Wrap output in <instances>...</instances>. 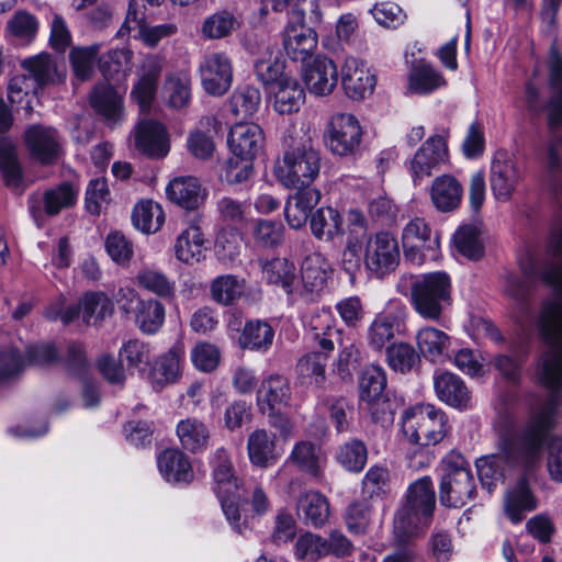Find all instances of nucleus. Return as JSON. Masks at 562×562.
Wrapping results in <instances>:
<instances>
[{
  "instance_id": "1",
  "label": "nucleus",
  "mask_w": 562,
  "mask_h": 562,
  "mask_svg": "<svg viewBox=\"0 0 562 562\" xmlns=\"http://www.w3.org/2000/svg\"><path fill=\"white\" fill-rule=\"evenodd\" d=\"M555 262L542 278L555 291V297L542 303L538 330L547 345L536 366L538 381L551 392L548 403L533 413L519 430L499 436V453L476 461L477 475L488 493L514 470L530 471L541 461L547 435L554 426L555 409L562 391V255H552Z\"/></svg>"
},
{
  "instance_id": "2",
  "label": "nucleus",
  "mask_w": 562,
  "mask_h": 562,
  "mask_svg": "<svg viewBox=\"0 0 562 562\" xmlns=\"http://www.w3.org/2000/svg\"><path fill=\"white\" fill-rule=\"evenodd\" d=\"M396 290L408 299L414 311L426 321H440L452 304V282L445 271L404 273L397 281Z\"/></svg>"
},
{
  "instance_id": "3",
  "label": "nucleus",
  "mask_w": 562,
  "mask_h": 562,
  "mask_svg": "<svg viewBox=\"0 0 562 562\" xmlns=\"http://www.w3.org/2000/svg\"><path fill=\"white\" fill-rule=\"evenodd\" d=\"M548 69L553 94L548 103V126L552 134L547 146V181L555 195H562V140L559 130L562 127V54L552 44L549 49Z\"/></svg>"
},
{
  "instance_id": "4",
  "label": "nucleus",
  "mask_w": 562,
  "mask_h": 562,
  "mask_svg": "<svg viewBox=\"0 0 562 562\" xmlns=\"http://www.w3.org/2000/svg\"><path fill=\"white\" fill-rule=\"evenodd\" d=\"M306 327L323 351H312L302 356L296 363V372L302 380L321 386L326 379L328 355L336 345H341L342 330L337 327L333 313L327 308L314 312Z\"/></svg>"
},
{
  "instance_id": "5",
  "label": "nucleus",
  "mask_w": 562,
  "mask_h": 562,
  "mask_svg": "<svg viewBox=\"0 0 562 562\" xmlns=\"http://www.w3.org/2000/svg\"><path fill=\"white\" fill-rule=\"evenodd\" d=\"M435 504V491L429 476L409 485L407 501L394 517V535L400 543H406L426 531L432 520Z\"/></svg>"
},
{
  "instance_id": "6",
  "label": "nucleus",
  "mask_w": 562,
  "mask_h": 562,
  "mask_svg": "<svg viewBox=\"0 0 562 562\" xmlns=\"http://www.w3.org/2000/svg\"><path fill=\"white\" fill-rule=\"evenodd\" d=\"M475 492V479L469 461L459 452L447 453L441 460L440 503L447 507H462Z\"/></svg>"
},
{
  "instance_id": "7",
  "label": "nucleus",
  "mask_w": 562,
  "mask_h": 562,
  "mask_svg": "<svg viewBox=\"0 0 562 562\" xmlns=\"http://www.w3.org/2000/svg\"><path fill=\"white\" fill-rule=\"evenodd\" d=\"M449 429L446 413L430 404L409 407L402 416V431L405 438L419 447L441 442Z\"/></svg>"
},
{
  "instance_id": "8",
  "label": "nucleus",
  "mask_w": 562,
  "mask_h": 562,
  "mask_svg": "<svg viewBox=\"0 0 562 562\" xmlns=\"http://www.w3.org/2000/svg\"><path fill=\"white\" fill-rule=\"evenodd\" d=\"M321 171V154L311 145L292 147L284 151L276 167L278 181L288 189L311 187Z\"/></svg>"
},
{
  "instance_id": "9",
  "label": "nucleus",
  "mask_w": 562,
  "mask_h": 562,
  "mask_svg": "<svg viewBox=\"0 0 562 562\" xmlns=\"http://www.w3.org/2000/svg\"><path fill=\"white\" fill-rule=\"evenodd\" d=\"M402 246L406 260L419 266L438 259L440 236L424 218L414 217L402 229Z\"/></svg>"
},
{
  "instance_id": "10",
  "label": "nucleus",
  "mask_w": 562,
  "mask_h": 562,
  "mask_svg": "<svg viewBox=\"0 0 562 562\" xmlns=\"http://www.w3.org/2000/svg\"><path fill=\"white\" fill-rule=\"evenodd\" d=\"M362 134V127L353 114L336 113L326 125L324 142L331 154L351 156L360 148Z\"/></svg>"
},
{
  "instance_id": "11",
  "label": "nucleus",
  "mask_w": 562,
  "mask_h": 562,
  "mask_svg": "<svg viewBox=\"0 0 562 562\" xmlns=\"http://www.w3.org/2000/svg\"><path fill=\"white\" fill-rule=\"evenodd\" d=\"M367 270L378 278L393 272L400 263V246L389 232H379L368 237L363 254Z\"/></svg>"
},
{
  "instance_id": "12",
  "label": "nucleus",
  "mask_w": 562,
  "mask_h": 562,
  "mask_svg": "<svg viewBox=\"0 0 562 562\" xmlns=\"http://www.w3.org/2000/svg\"><path fill=\"white\" fill-rule=\"evenodd\" d=\"M522 179L521 171L507 150L499 149L493 155L490 166V187L497 202H508Z\"/></svg>"
},
{
  "instance_id": "13",
  "label": "nucleus",
  "mask_w": 562,
  "mask_h": 562,
  "mask_svg": "<svg viewBox=\"0 0 562 562\" xmlns=\"http://www.w3.org/2000/svg\"><path fill=\"white\" fill-rule=\"evenodd\" d=\"M291 14L295 23L289 22L285 26L283 46L286 55L292 60L305 65L317 48V34L313 29L304 25L303 11L293 9Z\"/></svg>"
},
{
  "instance_id": "14",
  "label": "nucleus",
  "mask_w": 562,
  "mask_h": 562,
  "mask_svg": "<svg viewBox=\"0 0 562 562\" xmlns=\"http://www.w3.org/2000/svg\"><path fill=\"white\" fill-rule=\"evenodd\" d=\"M201 85L210 95L225 94L233 83V64L231 58L221 52L206 54L199 66Z\"/></svg>"
},
{
  "instance_id": "15",
  "label": "nucleus",
  "mask_w": 562,
  "mask_h": 562,
  "mask_svg": "<svg viewBox=\"0 0 562 562\" xmlns=\"http://www.w3.org/2000/svg\"><path fill=\"white\" fill-rule=\"evenodd\" d=\"M448 160V148L442 136L429 137L415 153L409 162V171L415 186L424 178L431 176L432 171L440 168Z\"/></svg>"
},
{
  "instance_id": "16",
  "label": "nucleus",
  "mask_w": 562,
  "mask_h": 562,
  "mask_svg": "<svg viewBox=\"0 0 562 562\" xmlns=\"http://www.w3.org/2000/svg\"><path fill=\"white\" fill-rule=\"evenodd\" d=\"M340 72L341 86L349 99L362 100L373 93L376 78L363 60L352 56L347 57Z\"/></svg>"
},
{
  "instance_id": "17",
  "label": "nucleus",
  "mask_w": 562,
  "mask_h": 562,
  "mask_svg": "<svg viewBox=\"0 0 562 562\" xmlns=\"http://www.w3.org/2000/svg\"><path fill=\"white\" fill-rule=\"evenodd\" d=\"M407 308L400 301H390L368 327V344L374 350H382L395 336V327L406 317Z\"/></svg>"
},
{
  "instance_id": "18",
  "label": "nucleus",
  "mask_w": 562,
  "mask_h": 562,
  "mask_svg": "<svg viewBox=\"0 0 562 562\" xmlns=\"http://www.w3.org/2000/svg\"><path fill=\"white\" fill-rule=\"evenodd\" d=\"M302 76L308 92L316 97L331 94L338 83V68L333 59L324 55L306 63Z\"/></svg>"
},
{
  "instance_id": "19",
  "label": "nucleus",
  "mask_w": 562,
  "mask_h": 562,
  "mask_svg": "<svg viewBox=\"0 0 562 562\" xmlns=\"http://www.w3.org/2000/svg\"><path fill=\"white\" fill-rule=\"evenodd\" d=\"M135 146L145 156L160 159L170 151V135L162 123L144 119L135 127Z\"/></svg>"
},
{
  "instance_id": "20",
  "label": "nucleus",
  "mask_w": 562,
  "mask_h": 562,
  "mask_svg": "<svg viewBox=\"0 0 562 562\" xmlns=\"http://www.w3.org/2000/svg\"><path fill=\"white\" fill-rule=\"evenodd\" d=\"M227 143L233 155L254 160L263 149L265 134L256 123H237L232 126Z\"/></svg>"
},
{
  "instance_id": "21",
  "label": "nucleus",
  "mask_w": 562,
  "mask_h": 562,
  "mask_svg": "<svg viewBox=\"0 0 562 562\" xmlns=\"http://www.w3.org/2000/svg\"><path fill=\"white\" fill-rule=\"evenodd\" d=\"M434 389L438 400L459 411L472 407V394L464 381L452 372L434 375Z\"/></svg>"
},
{
  "instance_id": "22",
  "label": "nucleus",
  "mask_w": 562,
  "mask_h": 562,
  "mask_svg": "<svg viewBox=\"0 0 562 562\" xmlns=\"http://www.w3.org/2000/svg\"><path fill=\"white\" fill-rule=\"evenodd\" d=\"M269 102L280 115L297 113L305 103V91L296 78L283 77L269 88Z\"/></svg>"
},
{
  "instance_id": "23",
  "label": "nucleus",
  "mask_w": 562,
  "mask_h": 562,
  "mask_svg": "<svg viewBox=\"0 0 562 562\" xmlns=\"http://www.w3.org/2000/svg\"><path fill=\"white\" fill-rule=\"evenodd\" d=\"M24 138L31 155L44 165L53 164L60 155L59 135L53 127L32 125Z\"/></svg>"
},
{
  "instance_id": "24",
  "label": "nucleus",
  "mask_w": 562,
  "mask_h": 562,
  "mask_svg": "<svg viewBox=\"0 0 562 562\" xmlns=\"http://www.w3.org/2000/svg\"><path fill=\"white\" fill-rule=\"evenodd\" d=\"M162 70V61L156 56L144 59L139 78L134 85L131 97L138 104L142 112L150 109L156 95L157 83Z\"/></svg>"
},
{
  "instance_id": "25",
  "label": "nucleus",
  "mask_w": 562,
  "mask_h": 562,
  "mask_svg": "<svg viewBox=\"0 0 562 562\" xmlns=\"http://www.w3.org/2000/svg\"><path fill=\"white\" fill-rule=\"evenodd\" d=\"M90 104L109 126H115L124 120L123 97L108 83L94 87L90 94Z\"/></svg>"
},
{
  "instance_id": "26",
  "label": "nucleus",
  "mask_w": 562,
  "mask_h": 562,
  "mask_svg": "<svg viewBox=\"0 0 562 562\" xmlns=\"http://www.w3.org/2000/svg\"><path fill=\"white\" fill-rule=\"evenodd\" d=\"M295 190L286 200L284 215L290 227L299 229L311 218L312 210L321 200V192L313 187Z\"/></svg>"
},
{
  "instance_id": "27",
  "label": "nucleus",
  "mask_w": 562,
  "mask_h": 562,
  "mask_svg": "<svg viewBox=\"0 0 562 562\" xmlns=\"http://www.w3.org/2000/svg\"><path fill=\"white\" fill-rule=\"evenodd\" d=\"M331 273V265L322 254L306 256L301 265L303 290L312 296L319 294L326 289Z\"/></svg>"
},
{
  "instance_id": "28",
  "label": "nucleus",
  "mask_w": 562,
  "mask_h": 562,
  "mask_svg": "<svg viewBox=\"0 0 562 562\" xmlns=\"http://www.w3.org/2000/svg\"><path fill=\"white\" fill-rule=\"evenodd\" d=\"M429 195L431 204L437 211L452 212L459 207L462 201L463 187L456 177L441 175L434 179Z\"/></svg>"
},
{
  "instance_id": "29",
  "label": "nucleus",
  "mask_w": 562,
  "mask_h": 562,
  "mask_svg": "<svg viewBox=\"0 0 562 562\" xmlns=\"http://www.w3.org/2000/svg\"><path fill=\"white\" fill-rule=\"evenodd\" d=\"M291 400V387L286 378L270 374L262 380L257 391V402L263 413L286 406Z\"/></svg>"
},
{
  "instance_id": "30",
  "label": "nucleus",
  "mask_w": 562,
  "mask_h": 562,
  "mask_svg": "<svg viewBox=\"0 0 562 562\" xmlns=\"http://www.w3.org/2000/svg\"><path fill=\"white\" fill-rule=\"evenodd\" d=\"M21 67L38 89L59 83L65 78V72L59 70L54 58L47 53L23 59Z\"/></svg>"
},
{
  "instance_id": "31",
  "label": "nucleus",
  "mask_w": 562,
  "mask_h": 562,
  "mask_svg": "<svg viewBox=\"0 0 562 562\" xmlns=\"http://www.w3.org/2000/svg\"><path fill=\"white\" fill-rule=\"evenodd\" d=\"M447 85L446 79L434 66L419 60L409 69L406 94L427 95Z\"/></svg>"
},
{
  "instance_id": "32",
  "label": "nucleus",
  "mask_w": 562,
  "mask_h": 562,
  "mask_svg": "<svg viewBox=\"0 0 562 562\" xmlns=\"http://www.w3.org/2000/svg\"><path fill=\"white\" fill-rule=\"evenodd\" d=\"M159 473L170 483H189L193 480V470L188 456L179 449H166L157 457Z\"/></svg>"
},
{
  "instance_id": "33",
  "label": "nucleus",
  "mask_w": 562,
  "mask_h": 562,
  "mask_svg": "<svg viewBox=\"0 0 562 562\" xmlns=\"http://www.w3.org/2000/svg\"><path fill=\"white\" fill-rule=\"evenodd\" d=\"M176 435L181 447L192 453L207 449L211 430L209 426L198 417H187L177 423Z\"/></svg>"
},
{
  "instance_id": "34",
  "label": "nucleus",
  "mask_w": 562,
  "mask_h": 562,
  "mask_svg": "<svg viewBox=\"0 0 562 562\" xmlns=\"http://www.w3.org/2000/svg\"><path fill=\"white\" fill-rule=\"evenodd\" d=\"M166 194L171 202L187 210L199 207L205 196L200 181L192 176L172 179L166 188Z\"/></svg>"
},
{
  "instance_id": "35",
  "label": "nucleus",
  "mask_w": 562,
  "mask_h": 562,
  "mask_svg": "<svg viewBox=\"0 0 562 562\" xmlns=\"http://www.w3.org/2000/svg\"><path fill=\"white\" fill-rule=\"evenodd\" d=\"M277 437L266 429H256L247 440V452L249 461L260 468H268L274 464L280 453L276 447Z\"/></svg>"
},
{
  "instance_id": "36",
  "label": "nucleus",
  "mask_w": 562,
  "mask_h": 562,
  "mask_svg": "<svg viewBox=\"0 0 562 562\" xmlns=\"http://www.w3.org/2000/svg\"><path fill=\"white\" fill-rule=\"evenodd\" d=\"M310 227L313 236L322 241H333L345 233L341 214L330 206L319 207L312 213Z\"/></svg>"
},
{
  "instance_id": "37",
  "label": "nucleus",
  "mask_w": 562,
  "mask_h": 562,
  "mask_svg": "<svg viewBox=\"0 0 562 562\" xmlns=\"http://www.w3.org/2000/svg\"><path fill=\"white\" fill-rule=\"evenodd\" d=\"M288 460L302 472L314 477L322 475L326 463V457L321 446L308 440L296 442Z\"/></svg>"
},
{
  "instance_id": "38",
  "label": "nucleus",
  "mask_w": 562,
  "mask_h": 562,
  "mask_svg": "<svg viewBox=\"0 0 562 562\" xmlns=\"http://www.w3.org/2000/svg\"><path fill=\"white\" fill-rule=\"evenodd\" d=\"M537 507L538 501L526 477H521L508 490L505 498V510L514 524L520 522L525 517V513L532 512Z\"/></svg>"
},
{
  "instance_id": "39",
  "label": "nucleus",
  "mask_w": 562,
  "mask_h": 562,
  "mask_svg": "<svg viewBox=\"0 0 562 562\" xmlns=\"http://www.w3.org/2000/svg\"><path fill=\"white\" fill-rule=\"evenodd\" d=\"M183 361V348L181 346L170 348L155 361L150 372L153 383L159 386L176 383L181 375Z\"/></svg>"
},
{
  "instance_id": "40",
  "label": "nucleus",
  "mask_w": 562,
  "mask_h": 562,
  "mask_svg": "<svg viewBox=\"0 0 562 562\" xmlns=\"http://www.w3.org/2000/svg\"><path fill=\"white\" fill-rule=\"evenodd\" d=\"M210 464L212 467L213 490L216 495H227L239 490L238 480L234 475L226 449L217 448L211 457Z\"/></svg>"
},
{
  "instance_id": "41",
  "label": "nucleus",
  "mask_w": 562,
  "mask_h": 562,
  "mask_svg": "<svg viewBox=\"0 0 562 562\" xmlns=\"http://www.w3.org/2000/svg\"><path fill=\"white\" fill-rule=\"evenodd\" d=\"M205 239L201 228L190 225L183 229L176 239V258L184 263L193 265L204 257Z\"/></svg>"
},
{
  "instance_id": "42",
  "label": "nucleus",
  "mask_w": 562,
  "mask_h": 562,
  "mask_svg": "<svg viewBox=\"0 0 562 562\" xmlns=\"http://www.w3.org/2000/svg\"><path fill=\"white\" fill-rule=\"evenodd\" d=\"M297 513L305 524L322 527L330 514L328 499L318 491H307L299 497Z\"/></svg>"
},
{
  "instance_id": "43",
  "label": "nucleus",
  "mask_w": 562,
  "mask_h": 562,
  "mask_svg": "<svg viewBox=\"0 0 562 562\" xmlns=\"http://www.w3.org/2000/svg\"><path fill=\"white\" fill-rule=\"evenodd\" d=\"M274 339V330L271 325L263 321H249L245 324L239 337V345L243 349L267 352Z\"/></svg>"
},
{
  "instance_id": "44",
  "label": "nucleus",
  "mask_w": 562,
  "mask_h": 562,
  "mask_svg": "<svg viewBox=\"0 0 562 562\" xmlns=\"http://www.w3.org/2000/svg\"><path fill=\"white\" fill-rule=\"evenodd\" d=\"M262 278L270 284L281 286L286 293L293 291L296 280V269L293 262L285 258H273L261 261Z\"/></svg>"
},
{
  "instance_id": "45",
  "label": "nucleus",
  "mask_w": 562,
  "mask_h": 562,
  "mask_svg": "<svg viewBox=\"0 0 562 562\" xmlns=\"http://www.w3.org/2000/svg\"><path fill=\"white\" fill-rule=\"evenodd\" d=\"M133 313L137 327L144 334H156L165 323V306L155 299L138 302V306Z\"/></svg>"
},
{
  "instance_id": "46",
  "label": "nucleus",
  "mask_w": 562,
  "mask_h": 562,
  "mask_svg": "<svg viewBox=\"0 0 562 562\" xmlns=\"http://www.w3.org/2000/svg\"><path fill=\"white\" fill-rule=\"evenodd\" d=\"M164 221L165 214L161 206L151 200L140 201L132 213L134 227L145 234L157 232Z\"/></svg>"
},
{
  "instance_id": "47",
  "label": "nucleus",
  "mask_w": 562,
  "mask_h": 562,
  "mask_svg": "<svg viewBox=\"0 0 562 562\" xmlns=\"http://www.w3.org/2000/svg\"><path fill=\"white\" fill-rule=\"evenodd\" d=\"M79 189L70 182H63L46 190L43 194L44 211L47 215H57L61 210L74 206Z\"/></svg>"
},
{
  "instance_id": "48",
  "label": "nucleus",
  "mask_w": 562,
  "mask_h": 562,
  "mask_svg": "<svg viewBox=\"0 0 562 562\" xmlns=\"http://www.w3.org/2000/svg\"><path fill=\"white\" fill-rule=\"evenodd\" d=\"M260 104L261 93L252 86L236 88L229 99L231 111L236 119L251 117L259 110Z\"/></svg>"
},
{
  "instance_id": "49",
  "label": "nucleus",
  "mask_w": 562,
  "mask_h": 562,
  "mask_svg": "<svg viewBox=\"0 0 562 562\" xmlns=\"http://www.w3.org/2000/svg\"><path fill=\"white\" fill-rule=\"evenodd\" d=\"M453 243L457 250L471 260L480 259L484 254L481 229L477 225H462L454 233Z\"/></svg>"
},
{
  "instance_id": "50",
  "label": "nucleus",
  "mask_w": 562,
  "mask_h": 562,
  "mask_svg": "<svg viewBox=\"0 0 562 562\" xmlns=\"http://www.w3.org/2000/svg\"><path fill=\"white\" fill-rule=\"evenodd\" d=\"M416 339L420 352L431 361L442 356L450 346V337L445 331L430 326L422 328Z\"/></svg>"
},
{
  "instance_id": "51",
  "label": "nucleus",
  "mask_w": 562,
  "mask_h": 562,
  "mask_svg": "<svg viewBox=\"0 0 562 562\" xmlns=\"http://www.w3.org/2000/svg\"><path fill=\"white\" fill-rule=\"evenodd\" d=\"M239 26L235 15L228 11H217L202 23L201 33L207 40H221L229 36Z\"/></svg>"
},
{
  "instance_id": "52",
  "label": "nucleus",
  "mask_w": 562,
  "mask_h": 562,
  "mask_svg": "<svg viewBox=\"0 0 562 562\" xmlns=\"http://www.w3.org/2000/svg\"><path fill=\"white\" fill-rule=\"evenodd\" d=\"M386 361L393 371L407 373L419 363L420 358L412 345L397 342L387 347Z\"/></svg>"
},
{
  "instance_id": "53",
  "label": "nucleus",
  "mask_w": 562,
  "mask_h": 562,
  "mask_svg": "<svg viewBox=\"0 0 562 562\" xmlns=\"http://www.w3.org/2000/svg\"><path fill=\"white\" fill-rule=\"evenodd\" d=\"M82 318L85 323H97L113 313V304L106 294L102 292L86 293L80 300Z\"/></svg>"
},
{
  "instance_id": "54",
  "label": "nucleus",
  "mask_w": 562,
  "mask_h": 562,
  "mask_svg": "<svg viewBox=\"0 0 562 562\" xmlns=\"http://www.w3.org/2000/svg\"><path fill=\"white\" fill-rule=\"evenodd\" d=\"M243 291L244 281L233 274L220 276L211 283L212 299L222 305L232 304Z\"/></svg>"
},
{
  "instance_id": "55",
  "label": "nucleus",
  "mask_w": 562,
  "mask_h": 562,
  "mask_svg": "<svg viewBox=\"0 0 562 562\" xmlns=\"http://www.w3.org/2000/svg\"><path fill=\"white\" fill-rule=\"evenodd\" d=\"M386 386V373L382 367L368 366L360 378V398L361 401H372V398L383 395Z\"/></svg>"
},
{
  "instance_id": "56",
  "label": "nucleus",
  "mask_w": 562,
  "mask_h": 562,
  "mask_svg": "<svg viewBox=\"0 0 562 562\" xmlns=\"http://www.w3.org/2000/svg\"><path fill=\"white\" fill-rule=\"evenodd\" d=\"M531 283V272L526 270L520 274L507 272L504 274L503 290L507 297H509L515 304L524 305L530 293Z\"/></svg>"
},
{
  "instance_id": "57",
  "label": "nucleus",
  "mask_w": 562,
  "mask_h": 562,
  "mask_svg": "<svg viewBox=\"0 0 562 562\" xmlns=\"http://www.w3.org/2000/svg\"><path fill=\"white\" fill-rule=\"evenodd\" d=\"M368 459L366 445L358 439H352L339 448L338 462L348 471L360 472Z\"/></svg>"
},
{
  "instance_id": "58",
  "label": "nucleus",
  "mask_w": 562,
  "mask_h": 562,
  "mask_svg": "<svg viewBox=\"0 0 562 562\" xmlns=\"http://www.w3.org/2000/svg\"><path fill=\"white\" fill-rule=\"evenodd\" d=\"M0 172L4 184L12 190L22 187V170L13 147L0 146Z\"/></svg>"
},
{
  "instance_id": "59",
  "label": "nucleus",
  "mask_w": 562,
  "mask_h": 562,
  "mask_svg": "<svg viewBox=\"0 0 562 562\" xmlns=\"http://www.w3.org/2000/svg\"><path fill=\"white\" fill-rule=\"evenodd\" d=\"M137 281L142 288L160 297L171 299L175 295V282L160 271L144 269L137 274Z\"/></svg>"
},
{
  "instance_id": "60",
  "label": "nucleus",
  "mask_w": 562,
  "mask_h": 562,
  "mask_svg": "<svg viewBox=\"0 0 562 562\" xmlns=\"http://www.w3.org/2000/svg\"><path fill=\"white\" fill-rule=\"evenodd\" d=\"M100 52V45L93 44L87 47H74L69 53L70 63L76 77L87 80L94 67L95 58Z\"/></svg>"
},
{
  "instance_id": "61",
  "label": "nucleus",
  "mask_w": 562,
  "mask_h": 562,
  "mask_svg": "<svg viewBox=\"0 0 562 562\" xmlns=\"http://www.w3.org/2000/svg\"><path fill=\"white\" fill-rule=\"evenodd\" d=\"M38 88L32 79L26 75H18L13 77L8 86V99L11 103L22 104L26 113L32 112V99L36 94Z\"/></svg>"
},
{
  "instance_id": "62",
  "label": "nucleus",
  "mask_w": 562,
  "mask_h": 562,
  "mask_svg": "<svg viewBox=\"0 0 562 562\" xmlns=\"http://www.w3.org/2000/svg\"><path fill=\"white\" fill-rule=\"evenodd\" d=\"M168 104L175 109L186 106L190 100V80L184 75H170L164 85Z\"/></svg>"
},
{
  "instance_id": "63",
  "label": "nucleus",
  "mask_w": 562,
  "mask_h": 562,
  "mask_svg": "<svg viewBox=\"0 0 562 562\" xmlns=\"http://www.w3.org/2000/svg\"><path fill=\"white\" fill-rule=\"evenodd\" d=\"M7 29L19 41L30 43L37 34L38 22L30 12L16 11L8 21Z\"/></svg>"
},
{
  "instance_id": "64",
  "label": "nucleus",
  "mask_w": 562,
  "mask_h": 562,
  "mask_svg": "<svg viewBox=\"0 0 562 562\" xmlns=\"http://www.w3.org/2000/svg\"><path fill=\"white\" fill-rule=\"evenodd\" d=\"M284 63L272 53L265 54L255 64L257 78L265 86H273L278 80L285 77L283 75Z\"/></svg>"
}]
</instances>
